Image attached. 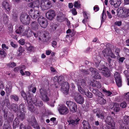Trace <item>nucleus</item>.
I'll use <instances>...</instances> for the list:
<instances>
[{"instance_id":"13d9d810","label":"nucleus","mask_w":129,"mask_h":129,"mask_svg":"<svg viewBox=\"0 0 129 129\" xmlns=\"http://www.w3.org/2000/svg\"><path fill=\"white\" fill-rule=\"evenodd\" d=\"M11 97L15 101H17L19 100L18 97L15 95H12Z\"/></svg>"},{"instance_id":"9b49d317","label":"nucleus","mask_w":129,"mask_h":129,"mask_svg":"<svg viewBox=\"0 0 129 129\" xmlns=\"http://www.w3.org/2000/svg\"><path fill=\"white\" fill-rule=\"evenodd\" d=\"M124 121L126 124L122 123L119 129H129V116H125L124 117Z\"/></svg>"},{"instance_id":"c756f323","label":"nucleus","mask_w":129,"mask_h":129,"mask_svg":"<svg viewBox=\"0 0 129 129\" xmlns=\"http://www.w3.org/2000/svg\"><path fill=\"white\" fill-rule=\"evenodd\" d=\"M84 129H90V127L88 122L86 121H83L82 122Z\"/></svg>"},{"instance_id":"338daca9","label":"nucleus","mask_w":129,"mask_h":129,"mask_svg":"<svg viewBox=\"0 0 129 129\" xmlns=\"http://www.w3.org/2000/svg\"><path fill=\"white\" fill-rule=\"evenodd\" d=\"M17 14L13 12L12 14V17L14 19H16L17 17Z\"/></svg>"},{"instance_id":"473e14b6","label":"nucleus","mask_w":129,"mask_h":129,"mask_svg":"<svg viewBox=\"0 0 129 129\" xmlns=\"http://www.w3.org/2000/svg\"><path fill=\"white\" fill-rule=\"evenodd\" d=\"M19 123V121L17 118L15 119L14 121L13 126L14 129L16 128L17 127H18Z\"/></svg>"},{"instance_id":"20e7f679","label":"nucleus","mask_w":129,"mask_h":129,"mask_svg":"<svg viewBox=\"0 0 129 129\" xmlns=\"http://www.w3.org/2000/svg\"><path fill=\"white\" fill-rule=\"evenodd\" d=\"M117 16L120 18H126L129 16V9H126L122 7L117 9Z\"/></svg>"},{"instance_id":"a19ab883","label":"nucleus","mask_w":129,"mask_h":129,"mask_svg":"<svg viewBox=\"0 0 129 129\" xmlns=\"http://www.w3.org/2000/svg\"><path fill=\"white\" fill-rule=\"evenodd\" d=\"M74 6L77 8H79L80 7V4L79 1H75L74 3Z\"/></svg>"},{"instance_id":"37998d69","label":"nucleus","mask_w":129,"mask_h":129,"mask_svg":"<svg viewBox=\"0 0 129 129\" xmlns=\"http://www.w3.org/2000/svg\"><path fill=\"white\" fill-rule=\"evenodd\" d=\"M28 89L29 91H32L33 93H35L36 90V87L32 86L31 85L29 86Z\"/></svg>"},{"instance_id":"0e129e2a","label":"nucleus","mask_w":129,"mask_h":129,"mask_svg":"<svg viewBox=\"0 0 129 129\" xmlns=\"http://www.w3.org/2000/svg\"><path fill=\"white\" fill-rule=\"evenodd\" d=\"M71 12L72 14L74 15H75L77 14V12L76 11V10L74 8L72 9L71 10Z\"/></svg>"},{"instance_id":"bb28decb","label":"nucleus","mask_w":129,"mask_h":129,"mask_svg":"<svg viewBox=\"0 0 129 129\" xmlns=\"http://www.w3.org/2000/svg\"><path fill=\"white\" fill-rule=\"evenodd\" d=\"M103 129H115V124L113 123L112 125L109 124L105 125L103 126Z\"/></svg>"},{"instance_id":"2eb2a0df","label":"nucleus","mask_w":129,"mask_h":129,"mask_svg":"<svg viewBox=\"0 0 129 129\" xmlns=\"http://www.w3.org/2000/svg\"><path fill=\"white\" fill-rule=\"evenodd\" d=\"M74 99L78 104H82L84 102V99L83 96L79 93H77L75 94Z\"/></svg>"},{"instance_id":"09e8293b","label":"nucleus","mask_w":129,"mask_h":129,"mask_svg":"<svg viewBox=\"0 0 129 129\" xmlns=\"http://www.w3.org/2000/svg\"><path fill=\"white\" fill-rule=\"evenodd\" d=\"M113 50L114 51H115V52L116 53V55H119L118 53L120 52V50L119 48L117 47H113Z\"/></svg>"},{"instance_id":"f257e3e1","label":"nucleus","mask_w":129,"mask_h":129,"mask_svg":"<svg viewBox=\"0 0 129 129\" xmlns=\"http://www.w3.org/2000/svg\"><path fill=\"white\" fill-rule=\"evenodd\" d=\"M21 94L24 99L27 100L28 103V109L31 112H34L36 110V108H35L33 106V103L37 106H41L42 105V102L39 101L36 98L34 99V100L32 101L31 99V97L29 95L27 96L23 90L22 91Z\"/></svg>"},{"instance_id":"412c9836","label":"nucleus","mask_w":129,"mask_h":129,"mask_svg":"<svg viewBox=\"0 0 129 129\" xmlns=\"http://www.w3.org/2000/svg\"><path fill=\"white\" fill-rule=\"evenodd\" d=\"M109 2L111 5L115 8L118 7L121 3V0H110Z\"/></svg>"},{"instance_id":"052dcab7","label":"nucleus","mask_w":129,"mask_h":129,"mask_svg":"<svg viewBox=\"0 0 129 129\" xmlns=\"http://www.w3.org/2000/svg\"><path fill=\"white\" fill-rule=\"evenodd\" d=\"M33 34L34 35V36L35 37H37L38 36H39V41H40L42 40V37L41 36H40V35H39V34H38V35H37L35 33H33Z\"/></svg>"},{"instance_id":"3c124183","label":"nucleus","mask_w":129,"mask_h":129,"mask_svg":"<svg viewBox=\"0 0 129 129\" xmlns=\"http://www.w3.org/2000/svg\"><path fill=\"white\" fill-rule=\"evenodd\" d=\"M7 66L9 67L13 68L16 65L15 63L14 62H10L9 63L7 64Z\"/></svg>"},{"instance_id":"ea45409f","label":"nucleus","mask_w":129,"mask_h":129,"mask_svg":"<svg viewBox=\"0 0 129 129\" xmlns=\"http://www.w3.org/2000/svg\"><path fill=\"white\" fill-rule=\"evenodd\" d=\"M5 105L7 106L8 107L10 106V104L9 102V99H6L4 101V103L2 105Z\"/></svg>"},{"instance_id":"f03ea898","label":"nucleus","mask_w":129,"mask_h":129,"mask_svg":"<svg viewBox=\"0 0 129 129\" xmlns=\"http://www.w3.org/2000/svg\"><path fill=\"white\" fill-rule=\"evenodd\" d=\"M75 81L76 83L78 90L82 94H84L89 98H91L92 97V94L89 91L87 88V86L84 79H76Z\"/></svg>"},{"instance_id":"c9c22d12","label":"nucleus","mask_w":129,"mask_h":129,"mask_svg":"<svg viewBox=\"0 0 129 129\" xmlns=\"http://www.w3.org/2000/svg\"><path fill=\"white\" fill-rule=\"evenodd\" d=\"M124 95V101L127 103H129V92L125 93Z\"/></svg>"},{"instance_id":"cd10ccee","label":"nucleus","mask_w":129,"mask_h":129,"mask_svg":"<svg viewBox=\"0 0 129 129\" xmlns=\"http://www.w3.org/2000/svg\"><path fill=\"white\" fill-rule=\"evenodd\" d=\"M113 106V107H110V108H112L113 107H115L114 108V111L116 112H117L119 111L120 110V108L119 107V105L117 103H114L112 104L111 105Z\"/></svg>"},{"instance_id":"a211bd4d","label":"nucleus","mask_w":129,"mask_h":129,"mask_svg":"<svg viewBox=\"0 0 129 129\" xmlns=\"http://www.w3.org/2000/svg\"><path fill=\"white\" fill-rule=\"evenodd\" d=\"M58 110L59 113L61 115L66 114L69 111L67 107L64 105H62L60 106Z\"/></svg>"},{"instance_id":"a878e982","label":"nucleus","mask_w":129,"mask_h":129,"mask_svg":"<svg viewBox=\"0 0 129 129\" xmlns=\"http://www.w3.org/2000/svg\"><path fill=\"white\" fill-rule=\"evenodd\" d=\"M24 29L22 26H20L18 28L15 30V32L17 34H19L21 36H22L24 33Z\"/></svg>"},{"instance_id":"4be33fe9","label":"nucleus","mask_w":129,"mask_h":129,"mask_svg":"<svg viewBox=\"0 0 129 129\" xmlns=\"http://www.w3.org/2000/svg\"><path fill=\"white\" fill-rule=\"evenodd\" d=\"M2 5L3 7L7 11H9L11 9V6L9 1H4L2 3Z\"/></svg>"},{"instance_id":"c03bdc74","label":"nucleus","mask_w":129,"mask_h":129,"mask_svg":"<svg viewBox=\"0 0 129 129\" xmlns=\"http://www.w3.org/2000/svg\"><path fill=\"white\" fill-rule=\"evenodd\" d=\"M99 101L100 103L101 104H104L106 102V100L102 97L100 98Z\"/></svg>"},{"instance_id":"72a5a7b5","label":"nucleus","mask_w":129,"mask_h":129,"mask_svg":"<svg viewBox=\"0 0 129 129\" xmlns=\"http://www.w3.org/2000/svg\"><path fill=\"white\" fill-rule=\"evenodd\" d=\"M63 15L60 12L59 14L57 17V19L60 22H62L63 20Z\"/></svg>"},{"instance_id":"b1692460","label":"nucleus","mask_w":129,"mask_h":129,"mask_svg":"<svg viewBox=\"0 0 129 129\" xmlns=\"http://www.w3.org/2000/svg\"><path fill=\"white\" fill-rule=\"evenodd\" d=\"M99 70L102 71V72L105 76L108 77L110 75V71L107 68L99 69Z\"/></svg>"},{"instance_id":"423d86ee","label":"nucleus","mask_w":129,"mask_h":129,"mask_svg":"<svg viewBox=\"0 0 129 129\" xmlns=\"http://www.w3.org/2000/svg\"><path fill=\"white\" fill-rule=\"evenodd\" d=\"M40 91L41 95V97L43 100L45 102L48 101L49 99L47 96V94L50 92L49 90H46L45 88H41L40 90Z\"/></svg>"},{"instance_id":"2f4dec72","label":"nucleus","mask_w":129,"mask_h":129,"mask_svg":"<svg viewBox=\"0 0 129 129\" xmlns=\"http://www.w3.org/2000/svg\"><path fill=\"white\" fill-rule=\"evenodd\" d=\"M105 121L108 124H109V125L110 124L112 125V123H114L113 122V119L110 116L107 117L105 120Z\"/></svg>"},{"instance_id":"7ed1b4c3","label":"nucleus","mask_w":129,"mask_h":129,"mask_svg":"<svg viewBox=\"0 0 129 129\" xmlns=\"http://www.w3.org/2000/svg\"><path fill=\"white\" fill-rule=\"evenodd\" d=\"M35 9L34 11L33 9H31L29 12V14L31 17L33 19H36L39 16L40 14V12L38 9L39 7V1L37 0L33 1Z\"/></svg>"},{"instance_id":"39448f33","label":"nucleus","mask_w":129,"mask_h":129,"mask_svg":"<svg viewBox=\"0 0 129 129\" xmlns=\"http://www.w3.org/2000/svg\"><path fill=\"white\" fill-rule=\"evenodd\" d=\"M52 6L51 2L47 0H42L40 2V7L42 10H46Z\"/></svg>"},{"instance_id":"58836bf2","label":"nucleus","mask_w":129,"mask_h":129,"mask_svg":"<svg viewBox=\"0 0 129 129\" xmlns=\"http://www.w3.org/2000/svg\"><path fill=\"white\" fill-rule=\"evenodd\" d=\"M125 76L127 78V85L129 86V73L127 71H125L124 72Z\"/></svg>"},{"instance_id":"e2e57ef3","label":"nucleus","mask_w":129,"mask_h":129,"mask_svg":"<svg viewBox=\"0 0 129 129\" xmlns=\"http://www.w3.org/2000/svg\"><path fill=\"white\" fill-rule=\"evenodd\" d=\"M2 47L3 49L5 50L8 49L9 48L5 44H3L2 45Z\"/></svg>"},{"instance_id":"dca6fc26","label":"nucleus","mask_w":129,"mask_h":129,"mask_svg":"<svg viewBox=\"0 0 129 129\" xmlns=\"http://www.w3.org/2000/svg\"><path fill=\"white\" fill-rule=\"evenodd\" d=\"M80 120L79 118L76 117L75 118L72 119H70L67 121V124L69 126L72 127L74 126L79 123V121Z\"/></svg>"},{"instance_id":"aec40b11","label":"nucleus","mask_w":129,"mask_h":129,"mask_svg":"<svg viewBox=\"0 0 129 129\" xmlns=\"http://www.w3.org/2000/svg\"><path fill=\"white\" fill-rule=\"evenodd\" d=\"M29 124L31 125L34 128L37 129H39V127L38 126L36 121V120L34 117H33L28 120Z\"/></svg>"},{"instance_id":"f704fd0d","label":"nucleus","mask_w":129,"mask_h":129,"mask_svg":"<svg viewBox=\"0 0 129 129\" xmlns=\"http://www.w3.org/2000/svg\"><path fill=\"white\" fill-rule=\"evenodd\" d=\"M18 117L20 119L23 120L25 118V113L23 112H20L18 114Z\"/></svg>"},{"instance_id":"0eeeda50","label":"nucleus","mask_w":129,"mask_h":129,"mask_svg":"<svg viewBox=\"0 0 129 129\" xmlns=\"http://www.w3.org/2000/svg\"><path fill=\"white\" fill-rule=\"evenodd\" d=\"M8 110L6 109L3 110L4 113V118L6 119L8 122L10 123L13 121L14 116L13 114L12 113H10L9 114L8 116Z\"/></svg>"},{"instance_id":"1a4fd4ad","label":"nucleus","mask_w":129,"mask_h":129,"mask_svg":"<svg viewBox=\"0 0 129 129\" xmlns=\"http://www.w3.org/2000/svg\"><path fill=\"white\" fill-rule=\"evenodd\" d=\"M61 86V91L66 95L67 94L69 90V85L68 82H62L61 84H59Z\"/></svg>"},{"instance_id":"774afa93","label":"nucleus","mask_w":129,"mask_h":129,"mask_svg":"<svg viewBox=\"0 0 129 129\" xmlns=\"http://www.w3.org/2000/svg\"><path fill=\"white\" fill-rule=\"evenodd\" d=\"M20 129H31L29 128H26L23 124H21L20 126Z\"/></svg>"},{"instance_id":"4d7b16f0","label":"nucleus","mask_w":129,"mask_h":129,"mask_svg":"<svg viewBox=\"0 0 129 129\" xmlns=\"http://www.w3.org/2000/svg\"><path fill=\"white\" fill-rule=\"evenodd\" d=\"M92 86L94 87L96 86L98 88H100L101 87V83L99 82H96L95 85H93Z\"/></svg>"},{"instance_id":"e433bc0d","label":"nucleus","mask_w":129,"mask_h":129,"mask_svg":"<svg viewBox=\"0 0 129 129\" xmlns=\"http://www.w3.org/2000/svg\"><path fill=\"white\" fill-rule=\"evenodd\" d=\"M103 91L108 96H111L113 95L112 92L109 91L105 89H103Z\"/></svg>"},{"instance_id":"864d4df0","label":"nucleus","mask_w":129,"mask_h":129,"mask_svg":"<svg viewBox=\"0 0 129 129\" xmlns=\"http://www.w3.org/2000/svg\"><path fill=\"white\" fill-rule=\"evenodd\" d=\"M96 116H98V117L102 119H103L104 118V113H102L101 114L100 113L99 114L97 113L96 114Z\"/></svg>"},{"instance_id":"6e6d98bb","label":"nucleus","mask_w":129,"mask_h":129,"mask_svg":"<svg viewBox=\"0 0 129 129\" xmlns=\"http://www.w3.org/2000/svg\"><path fill=\"white\" fill-rule=\"evenodd\" d=\"M106 15L105 13H104V11L103 10L102 15V19L101 21L102 22L104 21V20L106 19Z\"/></svg>"},{"instance_id":"5701e85b","label":"nucleus","mask_w":129,"mask_h":129,"mask_svg":"<svg viewBox=\"0 0 129 129\" xmlns=\"http://www.w3.org/2000/svg\"><path fill=\"white\" fill-rule=\"evenodd\" d=\"M64 80L63 77L62 76L59 77L58 78L57 76H55L53 79V81L54 82H57L59 84H61V83L63 82Z\"/></svg>"},{"instance_id":"49530a36","label":"nucleus","mask_w":129,"mask_h":129,"mask_svg":"<svg viewBox=\"0 0 129 129\" xmlns=\"http://www.w3.org/2000/svg\"><path fill=\"white\" fill-rule=\"evenodd\" d=\"M0 55L3 57H5L7 55V54L3 49H0Z\"/></svg>"},{"instance_id":"f3484780","label":"nucleus","mask_w":129,"mask_h":129,"mask_svg":"<svg viewBox=\"0 0 129 129\" xmlns=\"http://www.w3.org/2000/svg\"><path fill=\"white\" fill-rule=\"evenodd\" d=\"M89 70L92 73V77L96 79H101V76L98 74V72L96 71L95 69L91 68L89 69Z\"/></svg>"},{"instance_id":"680f3d73","label":"nucleus","mask_w":129,"mask_h":129,"mask_svg":"<svg viewBox=\"0 0 129 129\" xmlns=\"http://www.w3.org/2000/svg\"><path fill=\"white\" fill-rule=\"evenodd\" d=\"M84 16L85 18V19L82 21V22L83 23H84V22L85 21H86L85 19H87L88 18V16L87 15V13H84Z\"/></svg>"},{"instance_id":"603ef678","label":"nucleus","mask_w":129,"mask_h":129,"mask_svg":"<svg viewBox=\"0 0 129 129\" xmlns=\"http://www.w3.org/2000/svg\"><path fill=\"white\" fill-rule=\"evenodd\" d=\"M3 20L4 23H6L8 21V18L6 15L5 14L4 15Z\"/></svg>"},{"instance_id":"393cba45","label":"nucleus","mask_w":129,"mask_h":129,"mask_svg":"<svg viewBox=\"0 0 129 129\" xmlns=\"http://www.w3.org/2000/svg\"><path fill=\"white\" fill-rule=\"evenodd\" d=\"M39 25L36 22L33 21L31 24V28L34 30H37L39 28Z\"/></svg>"},{"instance_id":"4468645a","label":"nucleus","mask_w":129,"mask_h":129,"mask_svg":"<svg viewBox=\"0 0 129 129\" xmlns=\"http://www.w3.org/2000/svg\"><path fill=\"white\" fill-rule=\"evenodd\" d=\"M12 107L13 110L15 112H24L23 110L25 108L24 107V105L23 104H21L19 106V108L16 104H12Z\"/></svg>"},{"instance_id":"69168bd1","label":"nucleus","mask_w":129,"mask_h":129,"mask_svg":"<svg viewBox=\"0 0 129 129\" xmlns=\"http://www.w3.org/2000/svg\"><path fill=\"white\" fill-rule=\"evenodd\" d=\"M122 24L121 22V21H116L115 23V24L116 25H117L118 26H121Z\"/></svg>"},{"instance_id":"7c9ffc66","label":"nucleus","mask_w":129,"mask_h":129,"mask_svg":"<svg viewBox=\"0 0 129 129\" xmlns=\"http://www.w3.org/2000/svg\"><path fill=\"white\" fill-rule=\"evenodd\" d=\"M32 34V33L31 31L29 30H25L24 34H22V36H26L27 37H30Z\"/></svg>"},{"instance_id":"6ab92c4d","label":"nucleus","mask_w":129,"mask_h":129,"mask_svg":"<svg viewBox=\"0 0 129 129\" xmlns=\"http://www.w3.org/2000/svg\"><path fill=\"white\" fill-rule=\"evenodd\" d=\"M46 16L47 18L51 20L55 17V14L54 10H50L46 13Z\"/></svg>"},{"instance_id":"5fc2aeb1","label":"nucleus","mask_w":129,"mask_h":129,"mask_svg":"<svg viewBox=\"0 0 129 129\" xmlns=\"http://www.w3.org/2000/svg\"><path fill=\"white\" fill-rule=\"evenodd\" d=\"M128 103L126 102V103L124 101L121 103L120 106L122 108H125L126 107L127 104Z\"/></svg>"},{"instance_id":"c85d7f7f","label":"nucleus","mask_w":129,"mask_h":129,"mask_svg":"<svg viewBox=\"0 0 129 129\" xmlns=\"http://www.w3.org/2000/svg\"><path fill=\"white\" fill-rule=\"evenodd\" d=\"M77 105L75 103L73 104V105L69 108L70 111L73 112H76L77 110Z\"/></svg>"},{"instance_id":"ddd939ff","label":"nucleus","mask_w":129,"mask_h":129,"mask_svg":"<svg viewBox=\"0 0 129 129\" xmlns=\"http://www.w3.org/2000/svg\"><path fill=\"white\" fill-rule=\"evenodd\" d=\"M102 52L105 57L109 56L112 58H115V55L110 49H105Z\"/></svg>"},{"instance_id":"f8f14e48","label":"nucleus","mask_w":129,"mask_h":129,"mask_svg":"<svg viewBox=\"0 0 129 129\" xmlns=\"http://www.w3.org/2000/svg\"><path fill=\"white\" fill-rule=\"evenodd\" d=\"M116 83L118 87L122 85L121 78L120 74L117 72H116L114 75Z\"/></svg>"},{"instance_id":"8fccbe9b","label":"nucleus","mask_w":129,"mask_h":129,"mask_svg":"<svg viewBox=\"0 0 129 129\" xmlns=\"http://www.w3.org/2000/svg\"><path fill=\"white\" fill-rule=\"evenodd\" d=\"M7 122H5L4 125L3 126V129H11V128L10 125L8 124V125H7Z\"/></svg>"},{"instance_id":"6e6552de","label":"nucleus","mask_w":129,"mask_h":129,"mask_svg":"<svg viewBox=\"0 0 129 129\" xmlns=\"http://www.w3.org/2000/svg\"><path fill=\"white\" fill-rule=\"evenodd\" d=\"M20 20L21 21L25 24H29L30 21V18L29 16L25 13L21 14L20 17Z\"/></svg>"},{"instance_id":"4c0bfd02","label":"nucleus","mask_w":129,"mask_h":129,"mask_svg":"<svg viewBox=\"0 0 129 129\" xmlns=\"http://www.w3.org/2000/svg\"><path fill=\"white\" fill-rule=\"evenodd\" d=\"M20 73L22 75H25L27 76H29L31 74V73L29 71H26L24 72L22 70L20 71Z\"/></svg>"},{"instance_id":"bf43d9fd","label":"nucleus","mask_w":129,"mask_h":129,"mask_svg":"<svg viewBox=\"0 0 129 129\" xmlns=\"http://www.w3.org/2000/svg\"><path fill=\"white\" fill-rule=\"evenodd\" d=\"M19 43L22 45H24L25 44V41L23 39H21L20 40L18 41Z\"/></svg>"},{"instance_id":"de8ad7c7","label":"nucleus","mask_w":129,"mask_h":129,"mask_svg":"<svg viewBox=\"0 0 129 129\" xmlns=\"http://www.w3.org/2000/svg\"><path fill=\"white\" fill-rule=\"evenodd\" d=\"M74 103V102L70 101H67L66 102V104L69 108H70L72 105H73V104Z\"/></svg>"},{"instance_id":"a18cd8bd","label":"nucleus","mask_w":129,"mask_h":129,"mask_svg":"<svg viewBox=\"0 0 129 129\" xmlns=\"http://www.w3.org/2000/svg\"><path fill=\"white\" fill-rule=\"evenodd\" d=\"M11 88L10 86H7L6 88V93L9 94L11 92Z\"/></svg>"},{"instance_id":"79ce46f5","label":"nucleus","mask_w":129,"mask_h":129,"mask_svg":"<svg viewBox=\"0 0 129 129\" xmlns=\"http://www.w3.org/2000/svg\"><path fill=\"white\" fill-rule=\"evenodd\" d=\"M26 47L28 48L27 50L29 51H32L34 50V47L30 44H27Z\"/></svg>"},{"instance_id":"9d476101","label":"nucleus","mask_w":129,"mask_h":129,"mask_svg":"<svg viewBox=\"0 0 129 129\" xmlns=\"http://www.w3.org/2000/svg\"><path fill=\"white\" fill-rule=\"evenodd\" d=\"M38 21L41 26L43 28H46L48 25V21L43 16H41L38 19Z\"/></svg>"}]
</instances>
